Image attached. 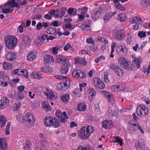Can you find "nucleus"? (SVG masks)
Wrapping results in <instances>:
<instances>
[{"instance_id": "ddd939ff", "label": "nucleus", "mask_w": 150, "mask_h": 150, "mask_svg": "<svg viewBox=\"0 0 150 150\" xmlns=\"http://www.w3.org/2000/svg\"><path fill=\"white\" fill-rule=\"evenodd\" d=\"M91 23V21L86 20L81 25V27L83 29L84 31L89 30Z\"/></svg>"}, {"instance_id": "79ce46f5", "label": "nucleus", "mask_w": 150, "mask_h": 150, "mask_svg": "<svg viewBox=\"0 0 150 150\" xmlns=\"http://www.w3.org/2000/svg\"><path fill=\"white\" fill-rule=\"evenodd\" d=\"M88 91L89 97H91L92 98L95 97L96 95V92L95 90L93 88H90L88 90Z\"/></svg>"}, {"instance_id": "bb28decb", "label": "nucleus", "mask_w": 150, "mask_h": 150, "mask_svg": "<svg viewBox=\"0 0 150 150\" xmlns=\"http://www.w3.org/2000/svg\"><path fill=\"white\" fill-rule=\"evenodd\" d=\"M30 76L32 78H33L36 79H40L42 78V75L38 72H32Z\"/></svg>"}, {"instance_id": "412c9836", "label": "nucleus", "mask_w": 150, "mask_h": 150, "mask_svg": "<svg viewBox=\"0 0 150 150\" xmlns=\"http://www.w3.org/2000/svg\"><path fill=\"white\" fill-rule=\"evenodd\" d=\"M117 111L114 110L112 107L110 108L107 111V114L109 116H116L117 115Z\"/></svg>"}, {"instance_id": "e2e57ef3", "label": "nucleus", "mask_w": 150, "mask_h": 150, "mask_svg": "<svg viewBox=\"0 0 150 150\" xmlns=\"http://www.w3.org/2000/svg\"><path fill=\"white\" fill-rule=\"evenodd\" d=\"M15 93H14V94L12 93L10 91L8 93V98H10L15 99Z\"/></svg>"}, {"instance_id": "4468645a", "label": "nucleus", "mask_w": 150, "mask_h": 150, "mask_svg": "<svg viewBox=\"0 0 150 150\" xmlns=\"http://www.w3.org/2000/svg\"><path fill=\"white\" fill-rule=\"evenodd\" d=\"M119 62L122 67L125 69H128V63L125 59L120 58L119 60Z\"/></svg>"}, {"instance_id": "7ed1b4c3", "label": "nucleus", "mask_w": 150, "mask_h": 150, "mask_svg": "<svg viewBox=\"0 0 150 150\" xmlns=\"http://www.w3.org/2000/svg\"><path fill=\"white\" fill-rule=\"evenodd\" d=\"M137 115L139 116H145L148 114V110L145 105H140L138 106L136 110Z\"/></svg>"}, {"instance_id": "cd10ccee", "label": "nucleus", "mask_w": 150, "mask_h": 150, "mask_svg": "<svg viewBox=\"0 0 150 150\" xmlns=\"http://www.w3.org/2000/svg\"><path fill=\"white\" fill-rule=\"evenodd\" d=\"M18 75H23L26 78L28 77V74L26 70L18 69Z\"/></svg>"}, {"instance_id": "09e8293b", "label": "nucleus", "mask_w": 150, "mask_h": 150, "mask_svg": "<svg viewBox=\"0 0 150 150\" xmlns=\"http://www.w3.org/2000/svg\"><path fill=\"white\" fill-rule=\"evenodd\" d=\"M23 117L21 115L19 114L16 116L17 120L19 122H22L23 123L24 125H26L24 124V120H23Z\"/></svg>"}, {"instance_id": "6e6552de", "label": "nucleus", "mask_w": 150, "mask_h": 150, "mask_svg": "<svg viewBox=\"0 0 150 150\" xmlns=\"http://www.w3.org/2000/svg\"><path fill=\"white\" fill-rule=\"evenodd\" d=\"M54 118L53 117L50 116H46L44 120L45 125L47 127L52 126Z\"/></svg>"}, {"instance_id": "6e6d98bb", "label": "nucleus", "mask_w": 150, "mask_h": 150, "mask_svg": "<svg viewBox=\"0 0 150 150\" xmlns=\"http://www.w3.org/2000/svg\"><path fill=\"white\" fill-rule=\"evenodd\" d=\"M107 99H108V102L109 103H111V104L113 103L114 102V96L111 94L108 98H107Z\"/></svg>"}, {"instance_id": "2eb2a0df", "label": "nucleus", "mask_w": 150, "mask_h": 150, "mask_svg": "<svg viewBox=\"0 0 150 150\" xmlns=\"http://www.w3.org/2000/svg\"><path fill=\"white\" fill-rule=\"evenodd\" d=\"M7 148L6 140L5 139L0 138V150H5Z\"/></svg>"}, {"instance_id": "f3484780", "label": "nucleus", "mask_w": 150, "mask_h": 150, "mask_svg": "<svg viewBox=\"0 0 150 150\" xmlns=\"http://www.w3.org/2000/svg\"><path fill=\"white\" fill-rule=\"evenodd\" d=\"M6 4L11 8H19L20 7V4L16 2L15 0H9L6 3Z\"/></svg>"}, {"instance_id": "37998d69", "label": "nucleus", "mask_w": 150, "mask_h": 150, "mask_svg": "<svg viewBox=\"0 0 150 150\" xmlns=\"http://www.w3.org/2000/svg\"><path fill=\"white\" fill-rule=\"evenodd\" d=\"M47 32L50 34H54L56 32V29L54 27H51L47 29Z\"/></svg>"}, {"instance_id": "7c9ffc66", "label": "nucleus", "mask_w": 150, "mask_h": 150, "mask_svg": "<svg viewBox=\"0 0 150 150\" xmlns=\"http://www.w3.org/2000/svg\"><path fill=\"white\" fill-rule=\"evenodd\" d=\"M69 95L68 94H65L61 97V99L64 103H66L69 101Z\"/></svg>"}, {"instance_id": "20e7f679", "label": "nucleus", "mask_w": 150, "mask_h": 150, "mask_svg": "<svg viewBox=\"0 0 150 150\" xmlns=\"http://www.w3.org/2000/svg\"><path fill=\"white\" fill-rule=\"evenodd\" d=\"M24 124H30L33 126L34 124L35 119L32 115L30 113H28L23 116Z\"/></svg>"}, {"instance_id": "680f3d73", "label": "nucleus", "mask_w": 150, "mask_h": 150, "mask_svg": "<svg viewBox=\"0 0 150 150\" xmlns=\"http://www.w3.org/2000/svg\"><path fill=\"white\" fill-rule=\"evenodd\" d=\"M25 26V24L24 23H23V25H21L18 27L17 29L19 31L20 33H22L23 32V26Z\"/></svg>"}, {"instance_id": "de8ad7c7", "label": "nucleus", "mask_w": 150, "mask_h": 150, "mask_svg": "<svg viewBox=\"0 0 150 150\" xmlns=\"http://www.w3.org/2000/svg\"><path fill=\"white\" fill-rule=\"evenodd\" d=\"M115 7L118 9L122 11H124L125 10V7L122 6L121 4L119 3H116L115 4Z\"/></svg>"}, {"instance_id": "2f4dec72", "label": "nucleus", "mask_w": 150, "mask_h": 150, "mask_svg": "<svg viewBox=\"0 0 150 150\" xmlns=\"http://www.w3.org/2000/svg\"><path fill=\"white\" fill-rule=\"evenodd\" d=\"M60 120L54 118L53 120V122L52 124V126H53L55 128L58 127L60 126Z\"/></svg>"}, {"instance_id": "774afa93", "label": "nucleus", "mask_w": 150, "mask_h": 150, "mask_svg": "<svg viewBox=\"0 0 150 150\" xmlns=\"http://www.w3.org/2000/svg\"><path fill=\"white\" fill-rule=\"evenodd\" d=\"M117 66L115 65L114 64H111L109 66V68H111L114 71L117 67Z\"/></svg>"}, {"instance_id": "c85d7f7f", "label": "nucleus", "mask_w": 150, "mask_h": 150, "mask_svg": "<svg viewBox=\"0 0 150 150\" xmlns=\"http://www.w3.org/2000/svg\"><path fill=\"white\" fill-rule=\"evenodd\" d=\"M100 14L98 11L95 10L94 11L91 13V18L93 20L97 19L98 18Z\"/></svg>"}, {"instance_id": "f257e3e1", "label": "nucleus", "mask_w": 150, "mask_h": 150, "mask_svg": "<svg viewBox=\"0 0 150 150\" xmlns=\"http://www.w3.org/2000/svg\"><path fill=\"white\" fill-rule=\"evenodd\" d=\"M93 127L91 125L82 127L78 132L79 137L83 139H88L94 131Z\"/></svg>"}, {"instance_id": "9d476101", "label": "nucleus", "mask_w": 150, "mask_h": 150, "mask_svg": "<svg viewBox=\"0 0 150 150\" xmlns=\"http://www.w3.org/2000/svg\"><path fill=\"white\" fill-rule=\"evenodd\" d=\"M70 64L69 63H64L61 66L60 72L62 74H66L69 70Z\"/></svg>"}, {"instance_id": "72a5a7b5", "label": "nucleus", "mask_w": 150, "mask_h": 150, "mask_svg": "<svg viewBox=\"0 0 150 150\" xmlns=\"http://www.w3.org/2000/svg\"><path fill=\"white\" fill-rule=\"evenodd\" d=\"M119 20L121 22H124L127 19L126 14L124 13H119L118 14Z\"/></svg>"}, {"instance_id": "e433bc0d", "label": "nucleus", "mask_w": 150, "mask_h": 150, "mask_svg": "<svg viewBox=\"0 0 150 150\" xmlns=\"http://www.w3.org/2000/svg\"><path fill=\"white\" fill-rule=\"evenodd\" d=\"M67 11L68 14L74 16L76 14L77 10L76 8L74 9L73 8H70Z\"/></svg>"}, {"instance_id": "f704fd0d", "label": "nucleus", "mask_w": 150, "mask_h": 150, "mask_svg": "<svg viewBox=\"0 0 150 150\" xmlns=\"http://www.w3.org/2000/svg\"><path fill=\"white\" fill-rule=\"evenodd\" d=\"M34 42L36 46H40L42 45L43 42L42 41L40 36H38L35 40Z\"/></svg>"}, {"instance_id": "dca6fc26", "label": "nucleus", "mask_w": 150, "mask_h": 150, "mask_svg": "<svg viewBox=\"0 0 150 150\" xmlns=\"http://www.w3.org/2000/svg\"><path fill=\"white\" fill-rule=\"evenodd\" d=\"M31 40L29 37L27 36H24L23 37V40L21 42L23 46L25 48L30 43Z\"/></svg>"}, {"instance_id": "6ab92c4d", "label": "nucleus", "mask_w": 150, "mask_h": 150, "mask_svg": "<svg viewBox=\"0 0 150 150\" xmlns=\"http://www.w3.org/2000/svg\"><path fill=\"white\" fill-rule=\"evenodd\" d=\"M74 61L75 64H79L84 65L87 64V62L86 61L85 59L81 58H75Z\"/></svg>"}, {"instance_id": "bf43d9fd", "label": "nucleus", "mask_w": 150, "mask_h": 150, "mask_svg": "<svg viewBox=\"0 0 150 150\" xmlns=\"http://www.w3.org/2000/svg\"><path fill=\"white\" fill-rule=\"evenodd\" d=\"M56 115L57 117L60 118L62 116V113L60 110H57L56 112Z\"/></svg>"}, {"instance_id": "58836bf2", "label": "nucleus", "mask_w": 150, "mask_h": 150, "mask_svg": "<svg viewBox=\"0 0 150 150\" xmlns=\"http://www.w3.org/2000/svg\"><path fill=\"white\" fill-rule=\"evenodd\" d=\"M141 60L142 58L139 57L137 59H135L134 60V62L136 64L137 68H139L140 67V63L141 62Z\"/></svg>"}, {"instance_id": "1a4fd4ad", "label": "nucleus", "mask_w": 150, "mask_h": 150, "mask_svg": "<svg viewBox=\"0 0 150 150\" xmlns=\"http://www.w3.org/2000/svg\"><path fill=\"white\" fill-rule=\"evenodd\" d=\"M56 59V62L59 63H61L62 64H64V63H68V59L62 55H57Z\"/></svg>"}, {"instance_id": "a211bd4d", "label": "nucleus", "mask_w": 150, "mask_h": 150, "mask_svg": "<svg viewBox=\"0 0 150 150\" xmlns=\"http://www.w3.org/2000/svg\"><path fill=\"white\" fill-rule=\"evenodd\" d=\"M135 145L138 150H142L144 149V144L143 142L138 140L135 142Z\"/></svg>"}, {"instance_id": "49530a36", "label": "nucleus", "mask_w": 150, "mask_h": 150, "mask_svg": "<svg viewBox=\"0 0 150 150\" xmlns=\"http://www.w3.org/2000/svg\"><path fill=\"white\" fill-rule=\"evenodd\" d=\"M12 64L7 62H4L3 63V68L4 69H8L11 67Z\"/></svg>"}, {"instance_id": "39448f33", "label": "nucleus", "mask_w": 150, "mask_h": 150, "mask_svg": "<svg viewBox=\"0 0 150 150\" xmlns=\"http://www.w3.org/2000/svg\"><path fill=\"white\" fill-rule=\"evenodd\" d=\"M72 76L74 77L78 78L80 77L83 78L86 76L85 73L79 69H76L74 70L72 73Z\"/></svg>"}, {"instance_id": "4d7b16f0", "label": "nucleus", "mask_w": 150, "mask_h": 150, "mask_svg": "<svg viewBox=\"0 0 150 150\" xmlns=\"http://www.w3.org/2000/svg\"><path fill=\"white\" fill-rule=\"evenodd\" d=\"M98 40H99L102 42H104L105 44H108V40L106 39L101 37H98Z\"/></svg>"}, {"instance_id": "0e129e2a", "label": "nucleus", "mask_w": 150, "mask_h": 150, "mask_svg": "<svg viewBox=\"0 0 150 150\" xmlns=\"http://www.w3.org/2000/svg\"><path fill=\"white\" fill-rule=\"evenodd\" d=\"M105 58L103 56L101 55L99 57L95 59L94 61L95 62L97 63H98L99 61L101 59H105Z\"/></svg>"}, {"instance_id": "9b49d317", "label": "nucleus", "mask_w": 150, "mask_h": 150, "mask_svg": "<svg viewBox=\"0 0 150 150\" xmlns=\"http://www.w3.org/2000/svg\"><path fill=\"white\" fill-rule=\"evenodd\" d=\"M9 102L8 99L6 97L2 98L0 101V108L2 109L4 107H6L8 105Z\"/></svg>"}, {"instance_id": "338daca9", "label": "nucleus", "mask_w": 150, "mask_h": 150, "mask_svg": "<svg viewBox=\"0 0 150 150\" xmlns=\"http://www.w3.org/2000/svg\"><path fill=\"white\" fill-rule=\"evenodd\" d=\"M10 80L9 78L8 79L7 81L6 82H2L0 83V86H8V83H9Z\"/></svg>"}, {"instance_id": "052dcab7", "label": "nucleus", "mask_w": 150, "mask_h": 150, "mask_svg": "<svg viewBox=\"0 0 150 150\" xmlns=\"http://www.w3.org/2000/svg\"><path fill=\"white\" fill-rule=\"evenodd\" d=\"M115 36L116 39L119 40H122L124 36V34L115 35Z\"/></svg>"}, {"instance_id": "603ef678", "label": "nucleus", "mask_w": 150, "mask_h": 150, "mask_svg": "<svg viewBox=\"0 0 150 150\" xmlns=\"http://www.w3.org/2000/svg\"><path fill=\"white\" fill-rule=\"evenodd\" d=\"M41 143L42 146L44 147H46L48 145V142L44 138L41 139Z\"/></svg>"}, {"instance_id": "f8f14e48", "label": "nucleus", "mask_w": 150, "mask_h": 150, "mask_svg": "<svg viewBox=\"0 0 150 150\" xmlns=\"http://www.w3.org/2000/svg\"><path fill=\"white\" fill-rule=\"evenodd\" d=\"M6 59L10 61H14L16 57V55L15 52H10L7 53L6 55Z\"/></svg>"}, {"instance_id": "c756f323", "label": "nucleus", "mask_w": 150, "mask_h": 150, "mask_svg": "<svg viewBox=\"0 0 150 150\" xmlns=\"http://www.w3.org/2000/svg\"><path fill=\"white\" fill-rule=\"evenodd\" d=\"M6 122V119L4 116H0V127L2 128Z\"/></svg>"}, {"instance_id": "a18cd8bd", "label": "nucleus", "mask_w": 150, "mask_h": 150, "mask_svg": "<svg viewBox=\"0 0 150 150\" xmlns=\"http://www.w3.org/2000/svg\"><path fill=\"white\" fill-rule=\"evenodd\" d=\"M113 140V142L114 143L118 142L120 144V146H122L123 145V142L122 139H120L118 137H115V139Z\"/></svg>"}, {"instance_id": "a878e982", "label": "nucleus", "mask_w": 150, "mask_h": 150, "mask_svg": "<svg viewBox=\"0 0 150 150\" xmlns=\"http://www.w3.org/2000/svg\"><path fill=\"white\" fill-rule=\"evenodd\" d=\"M140 5L144 8L148 7L150 5V0H141Z\"/></svg>"}, {"instance_id": "8fccbe9b", "label": "nucleus", "mask_w": 150, "mask_h": 150, "mask_svg": "<svg viewBox=\"0 0 150 150\" xmlns=\"http://www.w3.org/2000/svg\"><path fill=\"white\" fill-rule=\"evenodd\" d=\"M10 125L11 124L10 122H8L6 126V129L5 130L6 134V135H9L10 134V133L9 130L10 129Z\"/></svg>"}, {"instance_id": "b1692460", "label": "nucleus", "mask_w": 150, "mask_h": 150, "mask_svg": "<svg viewBox=\"0 0 150 150\" xmlns=\"http://www.w3.org/2000/svg\"><path fill=\"white\" fill-rule=\"evenodd\" d=\"M130 23H131L142 24V22L141 18L136 16L132 18L130 21Z\"/></svg>"}, {"instance_id": "423d86ee", "label": "nucleus", "mask_w": 150, "mask_h": 150, "mask_svg": "<svg viewBox=\"0 0 150 150\" xmlns=\"http://www.w3.org/2000/svg\"><path fill=\"white\" fill-rule=\"evenodd\" d=\"M93 81L95 86L100 89L105 87V85L103 82L98 78L96 77L93 79Z\"/></svg>"}, {"instance_id": "5701e85b", "label": "nucleus", "mask_w": 150, "mask_h": 150, "mask_svg": "<svg viewBox=\"0 0 150 150\" xmlns=\"http://www.w3.org/2000/svg\"><path fill=\"white\" fill-rule=\"evenodd\" d=\"M25 98V95L21 91H18L15 93V99L21 100Z\"/></svg>"}, {"instance_id": "aec40b11", "label": "nucleus", "mask_w": 150, "mask_h": 150, "mask_svg": "<svg viewBox=\"0 0 150 150\" xmlns=\"http://www.w3.org/2000/svg\"><path fill=\"white\" fill-rule=\"evenodd\" d=\"M110 8V7L108 5H105L101 6L99 9L98 11L100 13L103 14L108 11Z\"/></svg>"}, {"instance_id": "5fc2aeb1", "label": "nucleus", "mask_w": 150, "mask_h": 150, "mask_svg": "<svg viewBox=\"0 0 150 150\" xmlns=\"http://www.w3.org/2000/svg\"><path fill=\"white\" fill-rule=\"evenodd\" d=\"M52 66L48 64V66L46 67L45 68V72H51L52 70Z\"/></svg>"}, {"instance_id": "ea45409f", "label": "nucleus", "mask_w": 150, "mask_h": 150, "mask_svg": "<svg viewBox=\"0 0 150 150\" xmlns=\"http://www.w3.org/2000/svg\"><path fill=\"white\" fill-rule=\"evenodd\" d=\"M128 129L130 131L131 133H132L137 129V125H128Z\"/></svg>"}, {"instance_id": "69168bd1", "label": "nucleus", "mask_w": 150, "mask_h": 150, "mask_svg": "<svg viewBox=\"0 0 150 150\" xmlns=\"http://www.w3.org/2000/svg\"><path fill=\"white\" fill-rule=\"evenodd\" d=\"M48 35L45 34H42L41 36H40L43 42L44 40L46 39L47 40Z\"/></svg>"}, {"instance_id": "f03ea898", "label": "nucleus", "mask_w": 150, "mask_h": 150, "mask_svg": "<svg viewBox=\"0 0 150 150\" xmlns=\"http://www.w3.org/2000/svg\"><path fill=\"white\" fill-rule=\"evenodd\" d=\"M5 40L7 47L10 49H13L15 47L17 42V39L12 36H8L5 38Z\"/></svg>"}, {"instance_id": "a19ab883", "label": "nucleus", "mask_w": 150, "mask_h": 150, "mask_svg": "<svg viewBox=\"0 0 150 150\" xmlns=\"http://www.w3.org/2000/svg\"><path fill=\"white\" fill-rule=\"evenodd\" d=\"M42 108L47 111H50L52 110L51 107L47 102L45 104L43 103Z\"/></svg>"}, {"instance_id": "4c0bfd02", "label": "nucleus", "mask_w": 150, "mask_h": 150, "mask_svg": "<svg viewBox=\"0 0 150 150\" xmlns=\"http://www.w3.org/2000/svg\"><path fill=\"white\" fill-rule=\"evenodd\" d=\"M114 71L119 76H122L124 73L123 70L118 67Z\"/></svg>"}, {"instance_id": "0eeeda50", "label": "nucleus", "mask_w": 150, "mask_h": 150, "mask_svg": "<svg viewBox=\"0 0 150 150\" xmlns=\"http://www.w3.org/2000/svg\"><path fill=\"white\" fill-rule=\"evenodd\" d=\"M44 64L45 65L48 64V65H52L54 62V59L52 56L47 54L44 56Z\"/></svg>"}, {"instance_id": "864d4df0", "label": "nucleus", "mask_w": 150, "mask_h": 150, "mask_svg": "<svg viewBox=\"0 0 150 150\" xmlns=\"http://www.w3.org/2000/svg\"><path fill=\"white\" fill-rule=\"evenodd\" d=\"M66 8L64 7H62V8L61 10H60L61 17H62L66 14Z\"/></svg>"}, {"instance_id": "473e14b6", "label": "nucleus", "mask_w": 150, "mask_h": 150, "mask_svg": "<svg viewBox=\"0 0 150 150\" xmlns=\"http://www.w3.org/2000/svg\"><path fill=\"white\" fill-rule=\"evenodd\" d=\"M86 109V107L83 103H81L78 104L77 107V110L79 111H84Z\"/></svg>"}, {"instance_id": "3c124183", "label": "nucleus", "mask_w": 150, "mask_h": 150, "mask_svg": "<svg viewBox=\"0 0 150 150\" xmlns=\"http://www.w3.org/2000/svg\"><path fill=\"white\" fill-rule=\"evenodd\" d=\"M146 35V32L144 31H141L138 33V36L140 38H144L145 37Z\"/></svg>"}, {"instance_id": "c9c22d12", "label": "nucleus", "mask_w": 150, "mask_h": 150, "mask_svg": "<svg viewBox=\"0 0 150 150\" xmlns=\"http://www.w3.org/2000/svg\"><path fill=\"white\" fill-rule=\"evenodd\" d=\"M36 57V56L34 53L33 52H29L28 54L27 59L30 61H33Z\"/></svg>"}, {"instance_id": "c03bdc74", "label": "nucleus", "mask_w": 150, "mask_h": 150, "mask_svg": "<svg viewBox=\"0 0 150 150\" xmlns=\"http://www.w3.org/2000/svg\"><path fill=\"white\" fill-rule=\"evenodd\" d=\"M124 48L123 46L118 45L117 46L116 48V50L118 53H120L122 52H124Z\"/></svg>"}, {"instance_id": "13d9d810", "label": "nucleus", "mask_w": 150, "mask_h": 150, "mask_svg": "<svg viewBox=\"0 0 150 150\" xmlns=\"http://www.w3.org/2000/svg\"><path fill=\"white\" fill-rule=\"evenodd\" d=\"M31 144L29 141H27L24 145V148L25 149L28 150L30 147Z\"/></svg>"}, {"instance_id": "393cba45", "label": "nucleus", "mask_w": 150, "mask_h": 150, "mask_svg": "<svg viewBox=\"0 0 150 150\" xmlns=\"http://www.w3.org/2000/svg\"><path fill=\"white\" fill-rule=\"evenodd\" d=\"M45 91V94L47 96V98L50 100L52 99L55 97V96L54 94L50 90L46 89Z\"/></svg>"}, {"instance_id": "4be33fe9", "label": "nucleus", "mask_w": 150, "mask_h": 150, "mask_svg": "<svg viewBox=\"0 0 150 150\" xmlns=\"http://www.w3.org/2000/svg\"><path fill=\"white\" fill-rule=\"evenodd\" d=\"M102 125L103 127L107 129V128H109L110 126L112 125V122L110 120L108 121V120H105L102 122Z\"/></svg>"}]
</instances>
